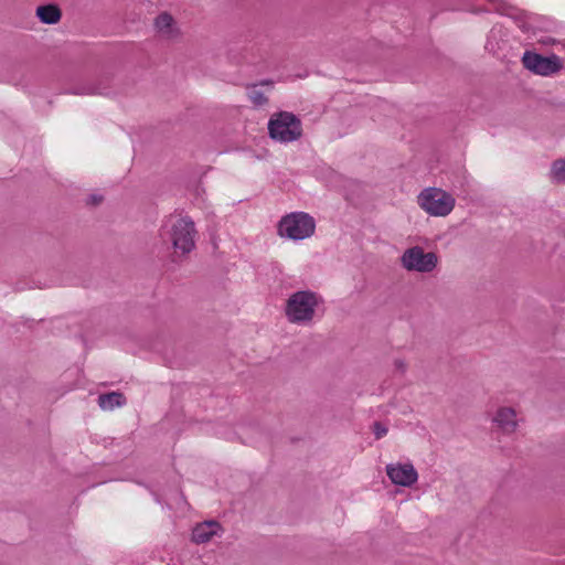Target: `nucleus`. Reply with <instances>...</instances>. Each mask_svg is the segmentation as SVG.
Listing matches in <instances>:
<instances>
[{
	"label": "nucleus",
	"mask_w": 565,
	"mask_h": 565,
	"mask_svg": "<svg viewBox=\"0 0 565 565\" xmlns=\"http://www.w3.org/2000/svg\"><path fill=\"white\" fill-rule=\"evenodd\" d=\"M322 303V297L315 291H295L286 300L284 309L285 317L291 324L309 327L313 324Z\"/></svg>",
	"instance_id": "nucleus-1"
},
{
	"label": "nucleus",
	"mask_w": 565,
	"mask_h": 565,
	"mask_svg": "<svg viewBox=\"0 0 565 565\" xmlns=\"http://www.w3.org/2000/svg\"><path fill=\"white\" fill-rule=\"evenodd\" d=\"M164 235L178 256L190 254L195 248L198 231L189 216H171L164 225Z\"/></svg>",
	"instance_id": "nucleus-2"
},
{
	"label": "nucleus",
	"mask_w": 565,
	"mask_h": 565,
	"mask_svg": "<svg viewBox=\"0 0 565 565\" xmlns=\"http://www.w3.org/2000/svg\"><path fill=\"white\" fill-rule=\"evenodd\" d=\"M316 220L306 212H290L277 223V235L282 239L300 242L313 236Z\"/></svg>",
	"instance_id": "nucleus-3"
},
{
	"label": "nucleus",
	"mask_w": 565,
	"mask_h": 565,
	"mask_svg": "<svg viewBox=\"0 0 565 565\" xmlns=\"http://www.w3.org/2000/svg\"><path fill=\"white\" fill-rule=\"evenodd\" d=\"M417 204L430 216L445 217L452 212L456 199L440 188L429 186L420 191L417 196Z\"/></svg>",
	"instance_id": "nucleus-4"
},
{
	"label": "nucleus",
	"mask_w": 565,
	"mask_h": 565,
	"mask_svg": "<svg viewBox=\"0 0 565 565\" xmlns=\"http://www.w3.org/2000/svg\"><path fill=\"white\" fill-rule=\"evenodd\" d=\"M268 131L271 139L279 142H292L302 134L300 120L291 113L280 111L268 121Z\"/></svg>",
	"instance_id": "nucleus-5"
},
{
	"label": "nucleus",
	"mask_w": 565,
	"mask_h": 565,
	"mask_svg": "<svg viewBox=\"0 0 565 565\" xmlns=\"http://www.w3.org/2000/svg\"><path fill=\"white\" fill-rule=\"evenodd\" d=\"M439 258L434 252H425L422 246L406 248L401 256V266L407 271L429 274L438 266Z\"/></svg>",
	"instance_id": "nucleus-6"
},
{
	"label": "nucleus",
	"mask_w": 565,
	"mask_h": 565,
	"mask_svg": "<svg viewBox=\"0 0 565 565\" xmlns=\"http://www.w3.org/2000/svg\"><path fill=\"white\" fill-rule=\"evenodd\" d=\"M523 66L535 75L552 76L563 68V62L556 54L543 56L532 51H525L522 56Z\"/></svg>",
	"instance_id": "nucleus-7"
},
{
	"label": "nucleus",
	"mask_w": 565,
	"mask_h": 565,
	"mask_svg": "<svg viewBox=\"0 0 565 565\" xmlns=\"http://www.w3.org/2000/svg\"><path fill=\"white\" fill-rule=\"evenodd\" d=\"M490 422L498 433L510 436L516 433L522 418L514 407L501 405L491 414Z\"/></svg>",
	"instance_id": "nucleus-8"
},
{
	"label": "nucleus",
	"mask_w": 565,
	"mask_h": 565,
	"mask_svg": "<svg viewBox=\"0 0 565 565\" xmlns=\"http://www.w3.org/2000/svg\"><path fill=\"white\" fill-rule=\"evenodd\" d=\"M386 473L390 480L401 487H412L418 479L414 466L407 463H390L386 466Z\"/></svg>",
	"instance_id": "nucleus-9"
},
{
	"label": "nucleus",
	"mask_w": 565,
	"mask_h": 565,
	"mask_svg": "<svg viewBox=\"0 0 565 565\" xmlns=\"http://www.w3.org/2000/svg\"><path fill=\"white\" fill-rule=\"evenodd\" d=\"M221 525L214 521L198 524L192 532V539L195 543L202 544L212 540L213 536L220 535Z\"/></svg>",
	"instance_id": "nucleus-10"
},
{
	"label": "nucleus",
	"mask_w": 565,
	"mask_h": 565,
	"mask_svg": "<svg viewBox=\"0 0 565 565\" xmlns=\"http://www.w3.org/2000/svg\"><path fill=\"white\" fill-rule=\"evenodd\" d=\"M154 26L162 38L172 39L178 34L175 22L168 13L159 14L154 20Z\"/></svg>",
	"instance_id": "nucleus-11"
},
{
	"label": "nucleus",
	"mask_w": 565,
	"mask_h": 565,
	"mask_svg": "<svg viewBox=\"0 0 565 565\" xmlns=\"http://www.w3.org/2000/svg\"><path fill=\"white\" fill-rule=\"evenodd\" d=\"M271 83H262L259 85H252L247 88V96L255 107H262L267 104L268 99L266 94L270 92Z\"/></svg>",
	"instance_id": "nucleus-12"
},
{
	"label": "nucleus",
	"mask_w": 565,
	"mask_h": 565,
	"mask_svg": "<svg viewBox=\"0 0 565 565\" xmlns=\"http://www.w3.org/2000/svg\"><path fill=\"white\" fill-rule=\"evenodd\" d=\"M38 19L45 24H56L60 22L62 12L56 4L39 6L35 10Z\"/></svg>",
	"instance_id": "nucleus-13"
},
{
	"label": "nucleus",
	"mask_w": 565,
	"mask_h": 565,
	"mask_svg": "<svg viewBox=\"0 0 565 565\" xmlns=\"http://www.w3.org/2000/svg\"><path fill=\"white\" fill-rule=\"evenodd\" d=\"M126 404V397L119 392L103 394L98 397V405L103 411H114Z\"/></svg>",
	"instance_id": "nucleus-14"
},
{
	"label": "nucleus",
	"mask_w": 565,
	"mask_h": 565,
	"mask_svg": "<svg viewBox=\"0 0 565 565\" xmlns=\"http://www.w3.org/2000/svg\"><path fill=\"white\" fill-rule=\"evenodd\" d=\"M551 178L556 182L565 183V158L553 162Z\"/></svg>",
	"instance_id": "nucleus-15"
},
{
	"label": "nucleus",
	"mask_w": 565,
	"mask_h": 565,
	"mask_svg": "<svg viewBox=\"0 0 565 565\" xmlns=\"http://www.w3.org/2000/svg\"><path fill=\"white\" fill-rule=\"evenodd\" d=\"M386 433H387V429H386L384 426H382V425H381V424H379V423H375V424H374V434H375V437H376L377 439H380V438H382L383 436H385V435H386Z\"/></svg>",
	"instance_id": "nucleus-16"
},
{
	"label": "nucleus",
	"mask_w": 565,
	"mask_h": 565,
	"mask_svg": "<svg viewBox=\"0 0 565 565\" xmlns=\"http://www.w3.org/2000/svg\"><path fill=\"white\" fill-rule=\"evenodd\" d=\"M92 199H93V203H98V202L102 200V198H98V199H97V198H95V196H93Z\"/></svg>",
	"instance_id": "nucleus-17"
}]
</instances>
